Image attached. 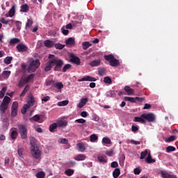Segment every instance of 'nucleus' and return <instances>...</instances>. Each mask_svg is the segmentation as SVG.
Listing matches in <instances>:
<instances>
[{
    "label": "nucleus",
    "mask_w": 178,
    "mask_h": 178,
    "mask_svg": "<svg viewBox=\"0 0 178 178\" xmlns=\"http://www.w3.org/2000/svg\"><path fill=\"white\" fill-rule=\"evenodd\" d=\"M49 60L47 62V65L44 67V72H50L51 69L54 67V72H60L62 67L63 66V61L58 58L55 57V55L49 54Z\"/></svg>",
    "instance_id": "f257e3e1"
},
{
    "label": "nucleus",
    "mask_w": 178,
    "mask_h": 178,
    "mask_svg": "<svg viewBox=\"0 0 178 178\" xmlns=\"http://www.w3.org/2000/svg\"><path fill=\"white\" fill-rule=\"evenodd\" d=\"M29 65L27 70L29 73H33V72H35V70H38V67H40V65H41V63H40V60H34V58H31L29 60Z\"/></svg>",
    "instance_id": "f03ea898"
},
{
    "label": "nucleus",
    "mask_w": 178,
    "mask_h": 178,
    "mask_svg": "<svg viewBox=\"0 0 178 178\" xmlns=\"http://www.w3.org/2000/svg\"><path fill=\"white\" fill-rule=\"evenodd\" d=\"M104 59L107 60V62H109L110 66H112V67H116L120 65V62H119L113 54L105 55Z\"/></svg>",
    "instance_id": "7ed1b4c3"
},
{
    "label": "nucleus",
    "mask_w": 178,
    "mask_h": 178,
    "mask_svg": "<svg viewBox=\"0 0 178 178\" xmlns=\"http://www.w3.org/2000/svg\"><path fill=\"white\" fill-rule=\"evenodd\" d=\"M17 127L21 138H22V140H26V138H27V133L29 131L27 127L23 124H19L17 125Z\"/></svg>",
    "instance_id": "20e7f679"
},
{
    "label": "nucleus",
    "mask_w": 178,
    "mask_h": 178,
    "mask_svg": "<svg viewBox=\"0 0 178 178\" xmlns=\"http://www.w3.org/2000/svg\"><path fill=\"white\" fill-rule=\"evenodd\" d=\"M31 152L33 158L35 159H39L38 162H40V158H41V150L38 146L31 147Z\"/></svg>",
    "instance_id": "39448f33"
},
{
    "label": "nucleus",
    "mask_w": 178,
    "mask_h": 178,
    "mask_svg": "<svg viewBox=\"0 0 178 178\" xmlns=\"http://www.w3.org/2000/svg\"><path fill=\"white\" fill-rule=\"evenodd\" d=\"M142 118H143V120H147V122H154L155 121V115L153 113H143L142 114Z\"/></svg>",
    "instance_id": "423d86ee"
},
{
    "label": "nucleus",
    "mask_w": 178,
    "mask_h": 178,
    "mask_svg": "<svg viewBox=\"0 0 178 178\" xmlns=\"http://www.w3.org/2000/svg\"><path fill=\"white\" fill-rule=\"evenodd\" d=\"M70 62H72V63H74L75 65H80V63H81V61H80V58L74 56V54H71L70 55Z\"/></svg>",
    "instance_id": "0eeeda50"
},
{
    "label": "nucleus",
    "mask_w": 178,
    "mask_h": 178,
    "mask_svg": "<svg viewBox=\"0 0 178 178\" xmlns=\"http://www.w3.org/2000/svg\"><path fill=\"white\" fill-rule=\"evenodd\" d=\"M29 99L28 100L27 104L25 105H27L29 108H31V106H34V104H35V99L33 95H29Z\"/></svg>",
    "instance_id": "6e6552de"
},
{
    "label": "nucleus",
    "mask_w": 178,
    "mask_h": 178,
    "mask_svg": "<svg viewBox=\"0 0 178 178\" xmlns=\"http://www.w3.org/2000/svg\"><path fill=\"white\" fill-rule=\"evenodd\" d=\"M16 49L18 52H26L28 49V47H27V46H26L23 44H19L16 47Z\"/></svg>",
    "instance_id": "1a4fd4ad"
},
{
    "label": "nucleus",
    "mask_w": 178,
    "mask_h": 178,
    "mask_svg": "<svg viewBox=\"0 0 178 178\" xmlns=\"http://www.w3.org/2000/svg\"><path fill=\"white\" fill-rule=\"evenodd\" d=\"M97 161L100 163H106L108 162V159L106 158V156H105V155L98 154L97 155Z\"/></svg>",
    "instance_id": "9d476101"
},
{
    "label": "nucleus",
    "mask_w": 178,
    "mask_h": 178,
    "mask_svg": "<svg viewBox=\"0 0 178 178\" xmlns=\"http://www.w3.org/2000/svg\"><path fill=\"white\" fill-rule=\"evenodd\" d=\"M124 90L125 92H127V95H134V94H135L134 89L130 88V86H126L124 88Z\"/></svg>",
    "instance_id": "9b49d317"
},
{
    "label": "nucleus",
    "mask_w": 178,
    "mask_h": 178,
    "mask_svg": "<svg viewBox=\"0 0 178 178\" xmlns=\"http://www.w3.org/2000/svg\"><path fill=\"white\" fill-rule=\"evenodd\" d=\"M88 102V98H82L78 104L77 107L81 109Z\"/></svg>",
    "instance_id": "f8f14e48"
},
{
    "label": "nucleus",
    "mask_w": 178,
    "mask_h": 178,
    "mask_svg": "<svg viewBox=\"0 0 178 178\" xmlns=\"http://www.w3.org/2000/svg\"><path fill=\"white\" fill-rule=\"evenodd\" d=\"M78 81H97V79L90 76H86L81 79H79Z\"/></svg>",
    "instance_id": "ddd939ff"
},
{
    "label": "nucleus",
    "mask_w": 178,
    "mask_h": 178,
    "mask_svg": "<svg viewBox=\"0 0 178 178\" xmlns=\"http://www.w3.org/2000/svg\"><path fill=\"white\" fill-rule=\"evenodd\" d=\"M66 45H70V47H74L76 45V40H74V38H69L65 41Z\"/></svg>",
    "instance_id": "4468645a"
},
{
    "label": "nucleus",
    "mask_w": 178,
    "mask_h": 178,
    "mask_svg": "<svg viewBox=\"0 0 178 178\" xmlns=\"http://www.w3.org/2000/svg\"><path fill=\"white\" fill-rule=\"evenodd\" d=\"M44 47L47 48H52V47H55V42L50 40H47L44 42Z\"/></svg>",
    "instance_id": "2eb2a0df"
},
{
    "label": "nucleus",
    "mask_w": 178,
    "mask_h": 178,
    "mask_svg": "<svg viewBox=\"0 0 178 178\" xmlns=\"http://www.w3.org/2000/svg\"><path fill=\"white\" fill-rule=\"evenodd\" d=\"M27 83H29L27 81V79H26L25 77H22L21 79L19 81L18 87L19 88H22V87H24L25 84H27Z\"/></svg>",
    "instance_id": "dca6fc26"
},
{
    "label": "nucleus",
    "mask_w": 178,
    "mask_h": 178,
    "mask_svg": "<svg viewBox=\"0 0 178 178\" xmlns=\"http://www.w3.org/2000/svg\"><path fill=\"white\" fill-rule=\"evenodd\" d=\"M8 107H9V105L1 103V105H0V112H1V113L2 115H3V113H5V112H6V111L8 110Z\"/></svg>",
    "instance_id": "f3484780"
},
{
    "label": "nucleus",
    "mask_w": 178,
    "mask_h": 178,
    "mask_svg": "<svg viewBox=\"0 0 178 178\" xmlns=\"http://www.w3.org/2000/svg\"><path fill=\"white\" fill-rule=\"evenodd\" d=\"M90 65L92 66V67H95L101 65V60H94L92 62L90 63Z\"/></svg>",
    "instance_id": "a211bd4d"
},
{
    "label": "nucleus",
    "mask_w": 178,
    "mask_h": 178,
    "mask_svg": "<svg viewBox=\"0 0 178 178\" xmlns=\"http://www.w3.org/2000/svg\"><path fill=\"white\" fill-rule=\"evenodd\" d=\"M15 12H16V6L13 5L8 12L9 17H13V16H15Z\"/></svg>",
    "instance_id": "6ab92c4d"
},
{
    "label": "nucleus",
    "mask_w": 178,
    "mask_h": 178,
    "mask_svg": "<svg viewBox=\"0 0 178 178\" xmlns=\"http://www.w3.org/2000/svg\"><path fill=\"white\" fill-rule=\"evenodd\" d=\"M76 145L80 152H84V151H86V146L84 145V144H83V143H77Z\"/></svg>",
    "instance_id": "aec40b11"
},
{
    "label": "nucleus",
    "mask_w": 178,
    "mask_h": 178,
    "mask_svg": "<svg viewBox=\"0 0 178 178\" xmlns=\"http://www.w3.org/2000/svg\"><path fill=\"white\" fill-rule=\"evenodd\" d=\"M29 10H30V7H29V5L23 4L22 6H21L20 12H23L24 13H26V12H29Z\"/></svg>",
    "instance_id": "412c9836"
},
{
    "label": "nucleus",
    "mask_w": 178,
    "mask_h": 178,
    "mask_svg": "<svg viewBox=\"0 0 178 178\" xmlns=\"http://www.w3.org/2000/svg\"><path fill=\"white\" fill-rule=\"evenodd\" d=\"M86 158H87V156L84 154H78L74 158V159L75 161H84Z\"/></svg>",
    "instance_id": "4be33fe9"
},
{
    "label": "nucleus",
    "mask_w": 178,
    "mask_h": 178,
    "mask_svg": "<svg viewBox=\"0 0 178 178\" xmlns=\"http://www.w3.org/2000/svg\"><path fill=\"white\" fill-rule=\"evenodd\" d=\"M92 46V44L90 43V42H82V47H83V49H84V51L88 49V48Z\"/></svg>",
    "instance_id": "5701e85b"
},
{
    "label": "nucleus",
    "mask_w": 178,
    "mask_h": 178,
    "mask_svg": "<svg viewBox=\"0 0 178 178\" xmlns=\"http://www.w3.org/2000/svg\"><path fill=\"white\" fill-rule=\"evenodd\" d=\"M134 122H139L140 123H145V120H144V118H143V115H140V117H135L134 118Z\"/></svg>",
    "instance_id": "b1692460"
},
{
    "label": "nucleus",
    "mask_w": 178,
    "mask_h": 178,
    "mask_svg": "<svg viewBox=\"0 0 178 178\" xmlns=\"http://www.w3.org/2000/svg\"><path fill=\"white\" fill-rule=\"evenodd\" d=\"M147 163H155V159H153L152 156H151V153L147 154V157L146 158Z\"/></svg>",
    "instance_id": "393cba45"
},
{
    "label": "nucleus",
    "mask_w": 178,
    "mask_h": 178,
    "mask_svg": "<svg viewBox=\"0 0 178 178\" xmlns=\"http://www.w3.org/2000/svg\"><path fill=\"white\" fill-rule=\"evenodd\" d=\"M120 175V169L115 168L114 171L113 172V176L114 178H118Z\"/></svg>",
    "instance_id": "a878e982"
},
{
    "label": "nucleus",
    "mask_w": 178,
    "mask_h": 178,
    "mask_svg": "<svg viewBox=\"0 0 178 178\" xmlns=\"http://www.w3.org/2000/svg\"><path fill=\"white\" fill-rule=\"evenodd\" d=\"M58 128V124L57 123H53L49 126V130L51 131V133H54L55 131V129Z\"/></svg>",
    "instance_id": "bb28decb"
},
{
    "label": "nucleus",
    "mask_w": 178,
    "mask_h": 178,
    "mask_svg": "<svg viewBox=\"0 0 178 178\" xmlns=\"http://www.w3.org/2000/svg\"><path fill=\"white\" fill-rule=\"evenodd\" d=\"M124 100L131 102V104H136V97H124Z\"/></svg>",
    "instance_id": "cd10ccee"
},
{
    "label": "nucleus",
    "mask_w": 178,
    "mask_h": 178,
    "mask_svg": "<svg viewBox=\"0 0 178 178\" xmlns=\"http://www.w3.org/2000/svg\"><path fill=\"white\" fill-rule=\"evenodd\" d=\"M106 97H116V92L114 90H109L106 93Z\"/></svg>",
    "instance_id": "c85d7f7f"
},
{
    "label": "nucleus",
    "mask_w": 178,
    "mask_h": 178,
    "mask_svg": "<svg viewBox=\"0 0 178 178\" xmlns=\"http://www.w3.org/2000/svg\"><path fill=\"white\" fill-rule=\"evenodd\" d=\"M17 136H19L17 131H15V130L12 131L10 134V137L13 140H16V138H17Z\"/></svg>",
    "instance_id": "c756f323"
},
{
    "label": "nucleus",
    "mask_w": 178,
    "mask_h": 178,
    "mask_svg": "<svg viewBox=\"0 0 178 178\" xmlns=\"http://www.w3.org/2000/svg\"><path fill=\"white\" fill-rule=\"evenodd\" d=\"M10 71H3L2 72V77H3V79H8L10 76Z\"/></svg>",
    "instance_id": "7c9ffc66"
},
{
    "label": "nucleus",
    "mask_w": 178,
    "mask_h": 178,
    "mask_svg": "<svg viewBox=\"0 0 178 178\" xmlns=\"http://www.w3.org/2000/svg\"><path fill=\"white\" fill-rule=\"evenodd\" d=\"M10 102V98L8 96H5L3 99L2 104H4L6 105H9Z\"/></svg>",
    "instance_id": "2f4dec72"
},
{
    "label": "nucleus",
    "mask_w": 178,
    "mask_h": 178,
    "mask_svg": "<svg viewBox=\"0 0 178 178\" xmlns=\"http://www.w3.org/2000/svg\"><path fill=\"white\" fill-rule=\"evenodd\" d=\"M69 104L68 100H64L57 103L58 106H66Z\"/></svg>",
    "instance_id": "473e14b6"
},
{
    "label": "nucleus",
    "mask_w": 178,
    "mask_h": 178,
    "mask_svg": "<svg viewBox=\"0 0 178 178\" xmlns=\"http://www.w3.org/2000/svg\"><path fill=\"white\" fill-rule=\"evenodd\" d=\"M8 90V88L6 86L3 87L1 91H0V98H3L5 97V92H6V90Z\"/></svg>",
    "instance_id": "72a5a7b5"
},
{
    "label": "nucleus",
    "mask_w": 178,
    "mask_h": 178,
    "mask_svg": "<svg viewBox=\"0 0 178 178\" xmlns=\"http://www.w3.org/2000/svg\"><path fill=\"white\" fill-rule=\"evenodd\" d=\"M104 83H105V84H112V79L109 76H105L104 79Z\"/></svg>",
    "instance_id": "f704fd0d"
},
{
    "label": "nucleus",
    "mask_w": 178,
    "mask_h": 178,
    "mask_svg": "<svg viewBox=\"0 0 178 178\" xmlns=\"http://www.w3.org/2000/svg\"><path fill=\"white\" fill-rule=\"evenodd\" d=\"M19 42H20V40H19V38H13L10 40V44L11 45H13L15 44H19Z\"/></svg>",
    "instance_id": "c9c22d12"
},
{
    "label": "nucleus",
    "mask_w": 178,
    "mask_h": 178,
    "mask_svg": "<svg viewBox=\"0 0 178 178\" xmlns=\"http://www.w3.org/2000/svg\"><path fill=\"white\" fill-rule=\"evenodd\" d=\"M12 59H13L12 56H7L4 59V63H6V65H10V62H12Z\"/></svg>",
    "instance_id": "e433bc0d"
},
{
    "label": "nucleus",
    "mask_w": 178,
    "mask_h": 178,
    "mask_svg": "<svg viewBox=\"0 0 178 178\" xmlns=\"http://www.w3.org/2000/svg\"><path fill=\"white\" fill-rule=\"evenodd\" d=\"M165 151L168 153L173 152L176 151V147H175L173 146H168L166 147Z\"/></svg>",
    "instance_id": "4c0bfd02"
},
{
    "label": "nucleus",
    "mask_w": 178,
    "mask_h": 178,
    "mask_svg": "<svg viewBox=\"0 0 178 178\" xmlns=\"http://www.w3.org/2000/svg\"><path fill=\"white\" fill-rule=\"evenodd\" d=\"M102 143L103 144H112V141L109 138L104 137L102 139Z\"/></svg>",
    "instance_id": "58836bf2"
},
{
    "label": "nucleus",
    "mask_w": 178,
    "mask_h": 178,
    "mask_svg": "<svg viewBox=\"0 0 178 178\" xmlns=\"http://www.w3.org/2000/svg\"><path fill=\"white\" fill-rule=\"evenodd\" d=\"M67 123L66 122V121H59L57 123V127L58 126V127H65V126H67Z\"/></svg>",
    "instance_id": "ea45409f"
},
{
    "label": "nucleus",
    "mask_w": 178,
    "mask_h": 178,
    "mask_svg": "<svg viewBox=\"0 0 178 178\" xmlns=\"http://www.w3.org/2000/svg\"><path fill=\"white\" fill-rule=\"evenodd\" d=\"M54 47L56 49H63L65 48V44L57 43V44H54Z\"/></svg>",
    "instance_id": "a19ab883"
},
{
    "label": "nucleus",
    "mask_w": 178,
    "mask_h": 178,
    "mask_svg": "<svg viewBox=\"0 0 178 178\" xmlns=\"http://www.w3.org/2000/svg\"><path fill=\"white\" fill-rule=\"evenodd\" d=\"M74 173V170H72V169H67L65 171V174L67 176H72V175Z\"/></svg>",
    "instance_id": "79ce46f5"
},
{
    "label": "nucleus",
    "mask_w": 178,
    "mask_h": 178,
    "mask_svg": "<svg viewBox=\"0 0 178 178\" xmlns=\"http://www.w3.org/2000/svg\"><path fill=\"white\" fill-rule=\"evenodd\" d=\"M54 87L56 88H58V90H62L63 88V83L62 82H57L55 85Z\"/></svg>",
    "instance_id": "37998d69"
},
{
    "label": "nucleus",
    "mask_w": 178,
    "mask_h": 178,
    "mask_svg": "<svg viewBox=\"0 0 178 178\" xmlns=\"http://www.w3.org/2000/svg\"><path fill=\"white\" fill-rule=\"evenodd\" d=\"M106 72V69H105L104 67L99 68L98 70L99 76H104Z\"/></svg>",
    "instance_id": "c03bdc74"
},
{
    "label": "nucleus",
    "mask_w": 178,
    "mask_h": 178,
    "mask_svg": "<svg viewBox=\"0 0 178 178\" xmlns=\"http://www.w3.org/2000/svg\"><path fill=\"white\" fill-rule=\"evenodd\" d=\"M19 106V103L17 102H14L12 104L11 110L17 111Z\"/></svg>",
    "instance_id": "a18cd8bd"
},
{
    "label": "nucleus",
    "mask_w": 178,
    "mask_h": 178,
    "mask_svg": "<svg viewBox=\"0 0 178 178\" xmlns=\"http://www.w3.org/2000/svg\"><path fill=\"white\" fill-rule=\"evenodd\" d=\"M98 140V136L95 134H92L90 136V141L91 143H95Z\"/></svg>",
    "instance_id": "49530a36"
},
{
    "label": "nucleus",
    "mask_w": 178,
    "mask_h": 178,
    "mask_svg": "<svg viewBox=\"0 0 178 178\" xmlns=\"http://www.w3.org/2000/svg\"><path fill=\"white\" fill-rule=\"evenodd\" d=\"M24 149H23L22 147L18 148L17 154H18V155H19V156L20 158H23V152H24Z\"/></svg>",
    "instance_id": "de8ad7c7"
},
{
    "label": "nucleus",
    "mask_w": 178,
    "mask_h": 178,
    "mask_svg": "<svg viewBox=\"0 0 178 178\" xmlns=\"http://www.w3.org/2000/svg\"><path fill=\"white\" fill-rule=\"evenodd\" d=\"M175 140H176V136H171L165 140V143H172V141H175Z\"/></svg>",
    "instance_id": "09e8293b"
},
{
    "label": "nucleus",
    "mask_w": 178,
    "mask_h": 178,
    "mask_svg": "<svg viewBox=\"0 0 178 178\" xmlns=\"http://www.w3.org/2000/svg\"><path fill=\"white\" fill-rule=\"evenodd\" d=\"M61 32L64 35H67V34H69V30H67L65 26L61 27Z\"/></svg>",
    "instance_id": "8fccbe9b"
},
{
    "label": "nucleus",
    "mask_w": 178,
    "mask_h": 178,
    "mask_svg": "<svg viewBox=\"0 0 178 178\" xmlns=\"http://www.w3.org/2000/svg\"><path fill=\"white\" fill-rule=\"evenodd\" d=\"M36 177L37 178H44L45 177V172L41 171V172H39L36 174Z\"/></svg>",
    "instance_id": "3c124183"
},
{
    "label": "nucleus",
    "mask_w": 178,
    "mask_h": 178,
    "mask_svg": "<svg viewBox=\"0 0 178 178\" xmlns=\"http://www.w3.org/2000/svg\"><path fill=\"white\" fill-rule=\"evenodd\" d=\"M29 106L27 105H24L23 106V108L21 111V113H22V115H26V113L27 112V110L29 109Z\"/></svg>",
    "instance_id": "603ef678"
},
{
    "label": "nucleus",
    "mask_w": 178,
    "mask_h": 178,
    "mask_svg": "<svg viewBox=\"0 0 178 178\" xmlns=\"http://www.w3.org/2000/svg\"><path fill=\"white\" fill-rule=\"evenodd\" d=\"M33 20L28 19L27 23L26 24V29H30V27L33 26Z\"/></svg>",
    "instance_id": "864d4df0"
},
{
    "label": "nucleus",
    "mask_w": 178,
    "mask_h": 178,
    "mask_svg": "<svg viewBox=\"0 0 178 178\" xmlns=\"http://www.w3.org/2000/svg\"><path fill=\"white\" fill-rule=\"evenodd\" d=\"M148 155V151L145 150L140 153V159H144Z\"/></svg>",
    "instance_id": "5fc2aeb1"
},
{
    "label": "nucleus",
    "mask_w": 178,
    "mask_h": 178,
    "mask_svg": "<svg viewBox=\"0 0 178 178\" xmlns=\"http://www.w3.org/2000/svg\"><path fill=\"white\" fill-rule=\"evenodd\" d=\"M129 143H131V144H134V145H140V144H141V142L134 140H128L127 144H129Z\"/></svg>",
    "instance_id": "6e6d98bb"
},
{
    "label": "nucleus",
    "mask_w": 178,
    "mask_h": 178,
    "mask_svg": "<svg viewBox=\"0 0 178 178\" xmlns=\"http://www.w3.org/2000/svg\"><path fill=\"white\" fill-rule=\"evenodd\" d=\"M161 177L163 178H170V175H169L168 172L161 171Z\"/></svg>",
    "instance_id": "4d7b16f0"
},
{
    "label": "nucleus",
    "mask_w": 178,
    "mask_h": 178,
    "mask_svg": "<svg viewBox=\"0 0 178 178\" xmlns=\"http://www.w3.org/2000/svg\"><path fill=\"white\" fill-rule=\"evenodd\" d=\"M31 147H37V144H35V138H31L30 140Z\"/></svg>",
    "instance_id": "13d9d810"
},
{
    "label": "nucleus",
    "mask_w": 178,
    "mask_h": 178,
    "mask_svg": "<svg viewBox=\"0 0 178 178\" xmlns=\"http://www.w3.org/2000/svg\"><path fill=\"white\" fill-rule=\"evenodd\" d=\"M70 67H72V65L70 64H66L63 68V72L65 73V72H66L67 70H69V69H70Z\"/></svg>",
    "instance_id": "bf43d9fd"
},
{
    "label": "nucleus",
    "mask_w": 178,
    "mask_h": 178,
    "mask_svg": "<svg viewBox=\"0 0 178 178\" xmlns=\"http://www.w3.org/2000/svg\"><path fill=\"white\" fill-rule=\"evenodd\" d=\"M41 118H40V115H35L32 118H31V120H33L34 122H38Z\"/></svg>",
    "instance_id": "052dcab7"
},
{
    "label": "nucleus",
    "mask_w": 178,
    "mask_h": 178,
    "mask_svg": "<svg viewBox=\"0 0 178 178\" xmlns=\"http://www.w3.org/2000/svg\"><path fill=\"white\" fill-rule=\"evenodd\" d=\"M59 143L60 144H68L69 140H67V139H66V138H60Z\"/></svg>",
    "instance_id": "680f3d73"
},
{
    "label": "nucleus",
    "mask_w": 178,
    "mask_h": 178,
    "mask_svg": "<svg viewBox=\"0 0 178 178\" xmlns=\"http://www.w3.org/2000/svg\"><path fill=\"white\" fill-rule=\"evenodd\" d=\"M34 74H30L29 76L25 77V79H26L27 82L29 83V81H30V80H33V79H34Z\"/></svg>",
    "instance_id": "e2e57ef3"
},
{
    "label": "nucleus",
    "mask_w": 178,
    "mask_h": 178,
    "mask_svg": "<svg viewBox=\"0 0 178 178\" xmlns=\"http://www.w3.org/2000/svg\"><path fill=\"white\" fill-rule=\"evenodd\" d=\"M138 130H139L138 127L132 125V127H131V131H132L134 133H137V131H138Z\"/></svg>",
    "instance_id": "0e129e2a"
},
{
    "label": "nucleus",
    "mask_w": 178,
    "mask_h": 178,
    "mask_svg": "<svg viewBox=\"0 0 178 178\" xmlns=\"http://www.w3.org/2000/svg\"><path fill=\"white\" fill-rule=\"evenodd\" d=\"M17 115V110H11V118H15Z\"/></svg>",
    "instance_id": "69168bd1"
},
{
    "label": "nucleus",
    "mask_w": 178,
    "mask_h": 178,
    "mask_svg": "<svg viewBox=\"0 0 178 178\" xmlns=\"http://www.w3.org/2000/svg\"><path fill=\"white\" fill-rule=\"evenodd\" d=\"M134 175H140L141 173V170L138 168H136L134 170Z\"/></svg>",
    "instance_id": "338daca9"
},
{
    "label": "nucleus",
    "mask_w": 178,
    "mask_h": 178,
    "mask_svg": "<svg viewBox=\"0 0 178 178\" xmlns=\"http://www.w3.org/2000/svg\"><path fill=\"white\" fill-rule=\"evenodd\" d=\"M111 168H118L119 166V163H117V161H113L111 164Z\"/></svg>",
    "instance_id": "774afa93"
}]
</instances>
